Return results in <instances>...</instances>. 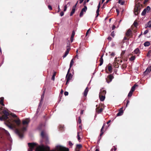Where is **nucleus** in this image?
Returning a JSON list of instances; mask_svg holds the SVG:
<instances>
[{
    "label": "nucleus",
    "mask_w": 151,
    "mask_h": 151,
    "mask_svg": "<svg viewBox=\"0 0 151 151\" xmlns=\"http://www.w3.org/2000/svg\"><path fill=\"white\" fill-rule=\"evenodd\" d=\"M26 130V127H23L20 130L17 129L16 130V132L20 138H22L23 137L24 133Z\"/></svg>",
    "instance_id": "obj_1"
},
{
    "label": "nucleus",
    "mask_w": 151,
    "mask_h": 151,
    "mask_svg": "<svg viewBox=\"0 0 151 151\" xmlns=\"http://www.w3.org/2000/svg\"><path fill=\"white\" fill-rule=\"evenodd\" d=\"M2 112L4 114L0 117V120L2 121L4 120H7L8 118V116L9 115V113L5 110H4Z\"/></svg>",
    "instance_id": "obj_2"
},
{
    "label": "nucleus",
    "mask_w": 151,
    "mask_h": 151,
    "mask_svg": "<svg viewBox=\"0 0 151 151\" xmlns=\"http://www.w3.org/2000/svg\"><path fill=\"white\" fill-rule=\"evenodd\" d=\"M2 133H1L0 134V136L1 137V138L4 139L5 138V136H6L7 138H8L9 137L10 134L7 131L4 129H3L2 130Z\"/></svg>",
    "instance_id": "obj_3"
},
{
    "label": "nucleus",
    "mask_w": 151,
    "mask_h": 151,
    "mask_svg": "<svg viewBox=\"0 0 151 151\" xmlns=\"http://www.w3.org/2000/svg\"><path fill=\"white\" fill-rule=\"evenodd\" d=\"M125 35L127 37H129L130 38L132 37L133 35L130 29H129L127 30L125 33Z\"/></svg>",
    "instance_id": "obj_4"
},
{
    "label": "nucleus",
    "mask_w": 151,
    "mask_h": 151,
    "mask_svg": "<svg viewBox=\"0 0 151 151\" xmlns=\"http://www.w3.org/2000/svg\"><path fill=\"white\" fill-rule=\"evenodd\" d=\"M28 144L29 147V149L28 150L29 151H32L34 147L36 145V144L35 143H29Z\"/></svg>",
    "instance_id": "obj_5"
},
{
    "label": "nucleus",
    "mask_w": 151,
    "mask_h": 151,
    "mask_svg": "<svg viewBox=\"0 0 151 151\" xmlns=\"http://www.w3.org/2000/svg\"><path fill=\"white\" fill-rule=\"evenodd\" d=\"M114 78V77L113 76L112 74H110L108 76L107 78H106V80L107 82L109 83L112 81Z\"/></svg>",
    "instance_id": "obj_6"
},
{
    "label": "nucleus",
    "mask_w": 151,
    "mask_h": 151,
    "mask_svg": "<svg viewBox=\"0 0 151 151\" xmlns=\"http://www.w3.org/2000/svg\"><path fill=\"white\" fill-rule=\"evenodd\" d=\"M4 98L1 97L0 98V111L3 110V106H4Z\"/></svg>",
    "instance_id": "obj_7"
},
{
    "label": "nucleus",
    "mask_w": 151,
    "mask_h": 151,
    "mask_svg": "<svg viewBox=\"0 0 151 151\" xmlns=\"http://www.w3.org/2000/svg\"><path fill=\"white\" fill-rule=\"evenodd\" d=\"M72 78V75L71 73H70L68 74H67L66 76V85L69 83L70 80Z\"/></svg>",
    "instance_id": "obj_8"
},
{
    "label": "nucleus",
    "mask_w": 151,
    "mask_h": 151,
    "mask_svg": "<svg viewBox=\"0 0 151 151\" xmlns=\"http://www.w3.org/2000/svg\"><path fill=\"white\" fill-rule=\"evenodd\" d=\"M96 106L97 107L96 109V112L98 114H100L101 113L103 110V108H101L100 109H99L100 107V106L99 105L98 106L97 105Z\"/></svg>",
    "instance_id": "obj_9"
},
{
    "label": "nucleus",
    "mask_w": 151,
    "mask_h": 151,
    "mask_svg": "<svg viewBox=\"0 0 151 151\" xmlns=\"http://www.w3.org/2000/svg\"><path fill=\"white\" fill-rule=\"evenodd\" d=\"M150 72H151V66L147 68L146 70L144 72V74L145 75H146L150 73Z\"/></svg>",
    "instance_id": "obj_10"
},
{
    "label": "nucleus",
    "mask_w": 151,
    "mask_h": 151,
    "mask_svg": "<svg viewBox=\"0 0 151 151\" xmlns=\"http://www.w3.org/2000/svg\"><path fill=\"white\" fill-rule=\"evenodd\" d=\"M14 121L18 126H19L21 124L20 120L18 118H17L16 119L14 120Z\"/></svg>",
    "instance_id": "obj_11"
},
{
    "label": "nucleus",
    "mask_w": 151,
    "mask_h": 151,
    "mask_svg": "<svg viewBox=\"0 0 151 151\" xmlns=\"http://www.w3.org/2000/svg\"><path fill=\"white\" fill-rule=\"evenodd\" d=\"M123 109V107H122L119 109V112L117 114V116H120L123 114L124 112Z\"/></svg>",
    "instance_id": "obj_12"
},
{
    "label": "nucleus",
    "mask_w": 151,
    "mask_h": 151,
    "mask_svg": "<svg viewBox=\"0 0 151 151\" xmlns=\"http://www.w3.org/2000/svg\"><path fill=\"white\" fill-rule=\"evenodd\" d=\"M140 12V9L138 7H135L134 8V13L135 15H137Z\"/></svg>",
    "instance_id": "obj_13"
},
{
    "label": "nucleus",
    "mask_w": 151,
    "mask_h": 151,
    "mask_svg": "<svg viewBox=\"0 0 151 151\" xmlns=\"http://www.w3.org/2000/svg\"><path fill=\"white\" fill-rule=\"evenodd\" d=\"M22 122V124L24 125L28 124L29 122V120L28 119H27L25 120H23Z\"/></svg>",
    "instance_id": "obj_14"
},
{
    "label": "nucleus",
    "mask_w": 151,
    "mask_h": 151,
    "mask_svg": "<svg viewBox=\"0 0 151 151\" xmlns=\"http://www.w3.org/2000/svg\"><path fill=\"white\" fill-rule=\"evenodd\" d=\"M102 89H101V91L100 92L99 95H105L106 94V91L104 90H103Z\"/></svg>",
    "instance_id": "obj_15"
},
{
    "label": "nucleus",
    "mask_w": 151,
    "mask_h": 151,
    "mask_svg": "<svg viewBox=\"0 0 151 151\" xmlns=\"http://www.w3.org/2000/svg\"><path fill=\"white\" fill-rule=\"evenodd\" d=\"M70 49V47L67 48V50L65 52V54H64V55H63L64 58H65V57H66L67 56V55H68Z\"/></svg>",
    "instance_id": "obj_16"
},
{
    "label": "nucleus",
    "mask_w": 151,
    "mask_h": 151,
    "mask_svg": "<svg viewBox=\"0 0 151 151\" xmlns=\"http://www.w3.org/2000/svg\"><path fill=\"white\" fill-rule=\"evenodd\" d=\"M11 122V120H8L7 121V123L8 124H7V125L10 128L13 129V127L12 124H10Z\"/></svg>",
    "instance_id": "obj_17"
},
{
    "label": "nucleus",
    "mask_w": 151,
    "mask_h": 151,
    "mask_svg": "<svg viewBox=\"0 0 151 151\" xmlns=\"http://www.w3.org/2000/svg\"><path fill=\"white\" fill-rule=\"evenodd\" d=\"M88 91V87H87L84 92L83 96H84L85 97L86 96Z\"/></svg>",
    "instance_id": "obj_18"
},
{
    "label": "nucleus",
    "mask_w": 151,
    "mask_h": 151,
    "mask_svg": "<svg viewBox=\"0 0 151 151\" xmlns=\"http://www.w3.org/2000/svg\"><path fill=\"white\" fill-rule=\"evenodd\" d=\"M105 126V124L104 123L103 125V126L101 130V133L100 134V137L101 136H102V135L103 134L104 132V130H103V129L104 128V126Z\"/></svg>",
    "instance_id": "obj_19"
},
{
    "label": "nucleus",
    "mask_w": 151,
    "mask_h": 151,
    "mask_svg": "<svg viewBox=\"0 0 151 151\" xmlns=\"http://www.w3.org/2000/svg\"><path fill=\"white\" fill-rule=\"evenodd\" d=\"M103 55H103L101 56V58H100V64H99V65L100 66L101 65L103 64Z\"/></svg>",
    "instance_id": "obj_20"
},
{
    "label": "nucleus",
    "mask_w": 151,
    "mask_h": 151,
    "mask_svg": "<svg viewBox=\"0 0 151 151\" xmlns=\"http://www.w3.org/2000/svg\"><path fill=\"white\" fill-rule=\"evenodd\" d=\"M100 100L101 101H104L105 98V95H99Z\"/></svg>",
    "instance_id": "obj_21"
},
{
    "label": "nucleus",
    "mask_w": 151,
    "mask_h": 151,
    "mask_svg": "<svg viewBox=\"0 0 151 151\" xmlns=\"http://www.w3.org/2000/svg\"><path fill=\"white\" fill-rule=\"evenodd\" d=\"M138 85L136 84H135L132 87L131 89L130 90L131 91L134 92L135 89L136 87L138 86Z\"/></svg>",
    "instance_id": "obj_22"
},
{
    "label": "nucleus",
    "mask_w": 151,
    "mask_h": 151,
    "mask_svg": "<svg viewBox=\"0 0 151 151\" xmlns=\"http://www.w3.org/2000/svg\"><path fill=\"white\" fill-rule=\"evenodd\" d=\"M113 65L114 67L115 68H118L119 66V63L116 62H114L113 63Z\"/></svg>",
    "instance_id": "obj_23"
},
{
    "label": "nucleus",
    "mask_w": 151,
    "mask_h": 151,
    "mask_svg": "<svg viewBox=\"0 0 151 151\" xmlns=\"http://www.w3.org/2000/svg\"><path fill=\"white\" fill-rule=\"evenodd\" d=\"M130 38H129V37H127V36H126L125 35V36L124 37V39L123 40V43L124 42V41H125L126 40H129Z\"/></svg>",
    "instance_id": "obj_24"
},
{
    "label": "nucleus",
    "mask_w": 151,
    "mask_h": 151,
    "mask_svg": "<svg viewBox=\"0 0 151 151\" xmlns=\"http://www.w3.org/2000/svg\"><path fill=\"white\" fill-rule=\"evenodd\" d=\"M144 46L145 47L148 46L150 45V42L148 41H147L145 42L144 44Z\"/></svg>",
    "instance_id": "obj_25"
},
{
    "label": "nucleus",
    "mask_w": 151,
    "mask_h": 151,
    "mask_svg": "<svg viewBox=\"0 0 151 151\" xmlns=\"http://www.w3.org/2000/svg\"><path fill=\"white\" fill-rule=\"evenodd\" d=\"M75 11V8H72V10L70 13V16H72L74 13Z\"/></svg>",
    "instance_id": "obj_26"
},
{
    "label": "nucleus",
    "mask_w": 151,
    "mask_h": 151,
    "mask_svg": "<svg viewBox=\"0 0 151 151\" xmlns=\"http://www.w3.org/2000/svg\"><path fill=\"white\" fill-rule=\"evenodd\" d=\"M45 93V89L43 91V92L41 96V101H43V100Z\"/></svg>",
    "instance_id": "obj_27"
},
{
    "label": "nucleus",
    "mask_w": 151,
    "mask_h": 151,
    "mask_svg": "<svg viewBox=\"0 0 151 151\" xmlns=\"http://www.w3.org/2000/svg\"><path fill=\"white\" fill-rule=\"evenodd\" d=\"M45 93V89L43 91V92L41 96V101H43V100Z\"/></svg>",
    "instance_id": "obj_28"
},
{
    "label": "nucleus",
    "mask_w": 151,
    "mask_h": 151,
    "mask_svg": "<svg viewBox=\"0 0 151 151\" xmlns=\"http://www.w3.org/2000/svg\"><path fill=\"white\" fill-rule=\"evenodd\" d=\"M45 93V89L43 91V92L41 96V101H43V100Z\"/></svg>",
    "instance_id": "obj_29"
},
{
    "label": "nucleus",
    "mask_w": 151,
    "mask_h": 151,
    "mask_svg": "<svg viewBox=\"0 0 151 151\" xmlns=\"http://www.w3.org/2000/svg\"><path fill=\"white\" fill-rule=\"evenodd\" d=\"M56 72H54L53 75H52V78H51V79L52 80H53V81L54 80L55 76V75H56Z\"/></svg>",
    "instance_id": "obj_30"
},
{
    "label": "nucleus",
    "mask_w": 151,
    "mask_h": 151,
    "mask_svg": "<svg viewBox=\"0 0 151 151\" xmlns=\"http://www.w3.org/2000/svg\"><path fill=\"white\" fill-rule=\"evenodd\" d=\"M73 59H73L71 60L70 65V68H71V67H72V66H73V63H74Z\"/></svg>",
    "instance_id": "obj_31"
},
{
    "label": "nucleus",
    "mask_w": 151,
    "mask_h": 151,
    "mask_svg": "<svg viewBox=\"0 0 151 151\" xmlns=\"http://www.w3.org/2000/svg\"><path fill=\"white\" fill-rule=\"evenodd\" d=\"M87 9V7L86 6H84V7L83 9H82L81 10V11H82V12H86Z\"/></svg>",
    "instance_id": "obj_32"
},
{
    "label": "nucleus",
    "mask_w": 151,
    "mask_h": 151,
    "mask_svg": "<svg viewBox=\"0 0 151 151\" xmlns=\"http://www.w3.org/2000/svg\"><path fill=\"white\" fill-rule=\"evenodd\" d=\"M41 135L42 138H44L45 137V134L43 131L41 132Z\"/></svg>",
    "instance_id": "obj_33"
},
{
    "label": "nucleus",
    "mask_w": 151,
    "mask_h": 151,
    "mask_svg": "<svg viewBox=\"0 0 151 151\" xmlns=\"http://www.w3.org/2000/svg\"><path fill=\"white\" fill-rule=\"evenodd\" d=\"M133 92L131 91H130L128 94V97H131L132 95Z\"/></svg>",
    "instance_id": "obj_34"
},
{
    "label": "nucleus",
    "mask_w": 151,
    "mask_h": 151,
    "mask_svg": "<svg viewBox=\"0 0 151 151\" xmlns=\"http://www.w3.org/2000/svg\"><path fill=\"white\" fill-rule=\"evenodd\" d=\"M108 70L110 72H111L112 71V68L111 66H109L108 67Z\"/></svg>",
    "instance_id": "obj_35"
},
{
    "label": "nucleus",
    "mask_w": 151,
    "mask_h": 151,
    "mask_svg": "<svg viewBox=\"0 0 151 151\" xmlns=\"http://www.w3.org/2000/svg\"><path fill=\"white\" fill-rule=\"evenodd\" d=\"M151 55V50H149L147 53V56L150 57Z\"/></svg>",
    "instance_id": "obj_36"
},
{
    "label": "nucleus",
    "mask_w": 151,
    "mask_h": 151,
    "mask_svg": "<svg viewBox=\"0 0 151 151\" xmlns=\"http://www.w3.org/2000/svg\"><path fill=\"white\" fill-rule=\"evenodd\" d=\"M90 32H91L90 29H88L87 30V32H86V36H88V34H89Z\"/></svg>",
    "instance_id": "obj_37"
},
{
    "label": "nucleus",
    "mask_w": 151,
    "mask_h": 151,
    "mask_svg": "<svg viewBox=\"0 0 151 151\" xmlns=\"http://www.w3.org/2000/svg\"><path fill=\"white\" fill-rule=\"evenodd\" d=\"M147 27H151V20L150 21L147 23Z\"/></svg>",
    "instance_id": "obj_38"
},
{
    "label": "nucleus",
    "mask_w": 151,
    "mask_h": 151,
    "mask_svg": "<svg viewBox=\"0 0 151 151\" xmlns=\"http://www.w3.org/2000/svg\"><path fill=\"white\" fill-rule=\"evenodd\" d=\"M146 9H144L142 13V15L143 16L145 15L146 13Z\"/></svg>",
    "instance_id": "obj_39"
},
{
    "label": "nucleus",
    "mask_w": 151,
    "mask_h": 151,
    "mask_svg": "<svg viewBox=\"0 0 151 151\" xmlns=\"http://www.w3.org/2000/svg\"><path fill=\"white\" fill-rule=\"evenodd\" d=\"M118 3L120 4L121 5H123L124 3V1H123L121 2V0H119L118 1Z\"/></svg>",
    "instance_id": "obj_40"
},
{
    "label": "nucleus",
    "mask_w": 151,
    "mask_h": 151,
    "mask_svg": "<svg viewBox=\"0 0 151 151\" xmlns=\"http://www.w3.org/2000/svg\"><path fill=\"white\" fill-rule=\"evenodd\" d=\"M139 51V50L138 48L136 49L134 51V52L136 54H137L138 53Z\"/></svg>",
    "instance_id": "obj_41"
},
{
    "label": "nucleus",
    "mask_w": 151,
    "mask_h": 151,
    "mask_svg": "<svg viewBox=\"0 0 151 151\" xmlns=\"http://www.w3.org/2000/svg\"><path fill=\"white\" fill-rule=\"evenodd\" d=\"M135 57L134 56H132L131 58H130V60L132 61L134 60L135 59Z\"/></svg>",
    "instance_id": "obj_42"
},
{
    "label": "nucleus",
    "mask_w": 151,
    "mask_h": 151,
    "mask_svg": "<svg viewBox=\"0 0 151 151\" xmlns=\"http://www.w3.org/2000/svg\"><path fill=\"white\" fill-rule=\"evenodd\" d=\"M127 67V65L125 64H122V69H124L126 68Z\"/></svg>",
    "instance_id": "obj_43"
},
{
    "label": "nucleus",
    "mask_w": 151,
    "mask_h": 151,
    "mask_svg": "<svg viewBox=\"0 0 151 151\" xmlns=\"http://www.w3.org/2000/svg\"><path fill=\"white\" fill-rule=\"evenodd\" d=\"M67 48L70 47V43L69 40H68L67 42Z\"/></svg>",
    "instance_id": "obj_44"
},
{
    "label": "nucleus",
    "mask_w": 151,
    "mask_h": 151,
    "mask_svg": "<svg viewBox=\"0 0 151 151\" xmlns=\"http://www.w3.org/2000/svg\"><path fill=\"white\" fill-rule=\"evenodd\" d=\"M137 24L138 23L137 22V21H135L133 23L134 25V27H136L137 26Z\"/></svg>",
    "instance_id": "obj_45"
},
{
    "label": "nucleus",
    "mask_w": 151,
    "mask_h": 151,
    "mask_svg": "<svg viewBox=\"0 0 151 151\" xmlns=\"http://www.w3.org/2000/svg\"><path fill=\"white\" fill-rule=\"evenodd\" d=\"M82 147V146L81 145L79 144V145H76V147L78 149H80Z\"/></svg>",
    "instance_id": "obj_46"
},
{
    "label": "nucleus",
    "mask_w": 151,
    "mask_h": 151,
    "mask_svg": "<svg viewBox=\"0 0 151 151\" xmlns=\"http://www.w3.org/2000/svg\"><path fill=\"white\" fill-rule=\"evenodd\" d=\"M81 117L79 116L78 117V123L79 124H81Z\"/></svg>",
    "instance_id": "obj_47"
},
{
    "label": "nucleus",
    "mask_w": 151,
    "mask_h": 151,
    "mask_svg": "<svg viewBox=\"0 0 151 151\" xmlns=\"http://www.w3.org/2000/svg\"><path fill=\"white\" fill-rule=\"evenodd\" d=\"M75 31L74 30H73L72 31V35H71V37H74L75 35Z\"/></svg>",
    "instance_id": "obj_48"
},
{
    "label": "nucleus",
    "mask_w": 151,
    "mask_h": 151,
    "mask_svg": "<svg viewBox=\"0 0 151 151\" xmlns=\"http://www.w3.org/2000/svg\"><path fill=\"white\" fill-rule=\"evenodd\" d=\"M145 9H146V11H147V12H148L150 10V8L149 6H147L146 8Z\"/></svg>",
    "instance_id": "obj_49"
},
{
    "label": "nucleus",
    "mask_w": 151,
    "mask_h": 151,
    "mask_svg": "<svg viewBox=\"0 0 151 151\" xmlns=\"http://www.w3.org/2000/svg\"><path fill=\"white\" fill-rule=\"evenodd\" d=\"M99 9H97L96 12L97 15L96 17H97L99 15Z\"/></svg>",
    "instance_id": "obj_50"
},
{
    "label": "nucleus",
    "mask_w": 151,
    "mask_h": 151,
    "mask_svg": "<svg viewBox=\"0 0 151 151\" xmlns=\"http://www.w3.org/2000/svg\"><path fill=\"white\" fill-rule=\"evenodd\" d=\"M140 5L141 4L139 3H138L137 4H136L135 7H138L139 8V9Z\"/></svg>",
    "instance_id": "obj_51"
},
{
    "label": "nucleus",
    "mask_w": 151,
    "mask_h": 151,
    "mask_svg": "<svg viewBox=\"0 0 151 151\" xmlns=\"http://www.w3.org/2000/svg\"><path fill=\"white\" fill-rule=\"evenodd\" d=\"M79 132H78L77 133V138H78V140H79L81 139V137H80L79 135Z\"/></svg>",
    "instance_id": "obj_52"
},
{
    "label": "nucleus",
    "mask_w": 151,
    "mask_h": 151,
    "mask_svg": "<svg viewBox=\"0 0 151 151\" xmlns=\"http://www.w3.org/2000/svg\"><path fill=\"white\" fill-rule=\"evenodd\" d=\"M111 35L113 37H114L115 35V33H114V31L112 32L111 33Z\"/></svg>",
    "instance_id": "obj_53"
},
{
    "label": "nucleus",
    "mask_w": 151,
    "mask_h": 151,
    "mask_svg": "<svg viewBox=\"0 0 151 151\" xmlns=\"http://www.w3.org/2000/svg\"><path fill=\"white\" fill-rule=\"evenodd\" d=\"M42 101H41V99L40 101L39 105V107H41V106H42Z\"/></svg>",
    "instance_id": "obj_54"
},
{
    "label": "nucleus",
    "mask_w": 151,
    "mask_h": 151,
    "mask_svg": "<svg viewBox=\"0 0 151 151\" xmlns=\"http://www.w3.org/2000/svg\"><path fill=\"white\" fill-rule=\"evenodd\" d=\"M83 14V12L81 11L80 14V17H82Z\"/></svg>",
    "instance_id": "obj_55"
},
{
    "label": "nucleus",
    "mask_w": 151,
    "mask_h": 151,
    "mask_svg": "<svg viewBox=\"0 0 151 151\" xmlns=\"http://www.w3.org/2000/svg\"><path fill=\"white\" fill-rule=\"evenodd\" d=\"M11 115L13 117H14V118H17V116L15 114H11Z\"/></svg>",
    "instance_id": "obj_56"
},
{
    "label": "nucleus",
    "mask_w": 151,
    "mask_h": 151,
    "mask_svg": "<svg viewBox=\"0 0 151 151\" xmlns=\"http://www.w3.org/2000/svg\"><path fill=\"white\" fill-rule=\"evenodd\" d=\"M69 145L70 146H72V145H73V143L70 141L69 142Z\"/></svg>",
    "instance_id": "obj_57"
},
{
    "label": "nucleus",
    "mask_w": 151,
    "mask_h": 151,
    "mask_svg": "<svg viewBox=\"0 0 151 151\" xmlns=\"http://www.w3.org/2000/svg\"><path fill=\"white\" fill-rule=\"evenodd\" d=\"M64 13L62 11L60 12V16H62L64 15Z\"/></svg>",
    "instance_id": "obj_58"
},
{
    "label": "nucleus",
    "mask_w": 151,
    "mask_h": 151,
    "mask_svg": "<svg viewBox=\"0 0 151 151\" xmlns=\"http://www.w3.org/2000/svg\"><path fill=\"white\" fill-rule=\"evenodd\" d=\"M48 8L50 10H52V9L51 6L50 5L48 6Z\"/></svg>",
    "instance_id": "obj_59"
},
{
    "label": "nucleus",
    "mask_w": 151,
    "mask_h": 151,
    "mask_svg": "<svg viewBox=\"0 0 151 151\" xmlns=\"http://www.w3.org/2000/svg\"><path fill=\"white\" fill-rule=\"evenodd\" d=\"M111 56L114 57L115 55V53L114 52H111L110 54Z\"/></svg>",
    "instance_id": "obj_60"
},
{
    "label": "nucleus",
    "mask_w": 151,
    "mask_h": 151,
    "mask_svg": "<svg viewBox=\"0 0 151 151\" xmlns=\"http://www.w3.org/2000/svg\"><path fill=\"white\" fill-rule=\"evenodd\" d=\"M64 95L65 96H68V92L65 91L64 92Z\"/></svg>",
    "instance_id": "obj_61"
},
{
    "label": "nucleus",
    "mask_w": 151,
    "mask_h": 151,
    "mask_svg": "<svg viewBox=\"0 0 151 151\" xmlns=\"http://www.w3.org/2000/svg\"><path fill=\"white\" fill-rule=\"evenodd\" d=\"M67 7L66 5L65 6H64V12L65 11L67 10Z\"/></svg>",
    "instance_id": "obj_62"
},
{
    "label": "nucleus",
    "mask_w": 151,
    "mask_h": 151,
    "mask_svg": "<svg viewBox=\"0 0 151 151\" xmlns=\"http://www.w3.org/2000/svg\"><path fill=\"white\" fill-rule=\"evenodd\" d=\"M35 151H42L41 150H40V149L38 147H37Z\"/></svg>",
    "instance_id": "obj_63"
},
{
    "label": "nucleus",
    "mask_w": 151,
    "mask_h": 151,
    "mask_svg": "<svg viewBox=\"0 0 151 151\" xmlns=\"http://www.w3.org/2000/svg\"><path fill=\"white\" fill-rule=\"evenodd\" d=\"M148 32V30H146L144 32V34L145 35L147 34Z\"/></svg>",
    "instance_id": "obj_64"
}]
</instances>
